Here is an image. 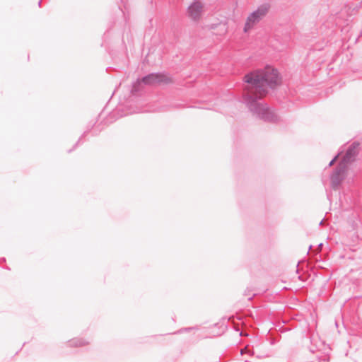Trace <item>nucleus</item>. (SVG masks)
<instances>
[{
    "label": "nucleus",
    "instance_id": "obj_1",
    "mask_svg": "<svg viewBox=\"0 0 362 362\" xmlns=\"http://www.w3.org/2000/svg\"><path fill=\"white\" fill-rule=\"evenodd\" d=\"M247 85L243 93V103L258 119L267 122L279 121L278 115L262 98L267 93V88H274L280 82L277 69L267 66L264 69L257 70L244 76Z\"/></svg>",
    "mask_w": 362,
    "mask_h": 362
},
{
    "label": "nucleus",
    "instance_id": "obj_2",
    "mask_svg": "<svg viewBox=\"0 0 362 362\" xmlns=\"http://www.w3.org/2000/svg\"><path fill=\"white\" fill-rule=\"evenodd\" d=\"M170 82V78L164 74L162 73H151L141 79H138L132 85V93H134L141 90L142 84L148 86H155L160 83H168Z\"/></svg>",
    "mask_w": 362,
    "mask_h": 362
},
{
    "label": "nucleus",
    "instance_id": "obj_3",
    "mask_svg": "<svg viewBox=\"0 0 362 362\" xmlns=\"http://www.w3.org/2000/svg\"><path fill=\"white\" fill-rule=\"evenodd\" d=\"M269 5L264 4L258 6V8L251 13L247 18L244 32L247 33L250 30L254 28L268 13Z\"/></svg>",
    "mask_w": 362,
    "mask_h": 362
},
{
    "label": "nucleus",
    "instance_id": "obj_4",
    "mask_svg": "<svg viewBox=\"0 0 362 362\" xmlns=\"http://www.w3.org/2000/svg\"><path fill=\"white\" fill-rule=\"evenodd\" d=\"M346 166L344 163H339L336 169L330 176L331 186L332 189H336L340 185L346 171Z\"/></svg>",
    "mask_w": 362,
    "mask_h": 362
},
{
    "label": "nucleus",
    "instance_id": "obj_5",
    "mask_svg": "<svg viewBox=\"0 0 362 362\" xmlns=\"http://www.w3.org/2000/svg\"><path fill=\"white\" fill-rule=\"evenodd\" d=\"M202 11L203 4L199 1H194L187 8L189 16L194 21L199 19Z\"/></svg>",
    "mask_w": 362,
    "mask_h": 362
},
{
    "label": "nucleus",
    "instance_id": "obj_6",
    "mask_svg": "<svg viewBox=\"0 0 362 362\" xmlns=\"http://www.w3.org/2000/svg\"><path fill=\"white\" fill-rule=\"evenodd\" d=\"M358 146L359 143L356 141L350 145L340 163L346 165L347 163L353 161L358 153Z\"/></svg>",
    "mask_w": 362,
    "mask_h": 362
},
{
    "label": "nucleus",
    "instance_id": "obj_7",
    "mask_svg": "<svg viewBox=\"0 0 362 362\" xmlns=\"http://www.w3.org/2000/svg\"><path fill=\"white\" fill-rule=\"evenodd\" d=\"M69 343L71 346H82L88 344L87 341L82 339H74L69 341Z\"/></svg>",
    "mask_w": 362,
    "mask_h": 362
},
{
    "label": "nucleus",
    "instance_id": "obj_8",
    "mask_svg": "<svg viewBox=\"0 0 362 362\" xmlns=\"http://www.w3.org/2000/svg\"><path fill=\"white\" fill-rule=\"evenodd\" d=\"M341 152H342V151L339 152V153L337 156H335L334 157V158H333V159L329 162V165H328L329 167H330V166H332V165L334 163V162L336 161V160L337 159V158L339 157V156L340 155V153H341Z\"/></svg>",
    "mask_w": 362,
    "mask_h": 362
},
{
    "label": "nucleus",
    "instance_id": "obj_9",
    "mask_svg": "<svg viewBox=\"0 0 362 362\" xmlns=\"http://www.w3.org/2000/svg\"><path fill=\"white\" fill-rule=\"evenodd\" d=\"M193 329H194V327H188V328L181 329L178 330L176 333H182L184 331L187 332V331L192 330Z\"/></svg>",
    "mask_w": 362,
    "mask_h": 362
},
{
    "label": "nucleus",
    "instance_id": "obj_10",
    "mask_svg": "<svg viewBox=\"0 0 362 362\" xmlns=\"http://www.w3.org/2000/svg\"><path fill=\"white\" fill-rule=\"evenodd\" d=\"M86 132H85L83 133V134L82 135V136L81 138L78 139V141H77V143L76 144V145L74 146V148L81 142V139H82V137L84 136L86 134Z\"/></svg>",
    "mask_w": 362,
    "mask_h": 362
},
{
    "label": "nucleus",
    "instance_id": "obj_11",
    "mask_svg": "<svg viewBox=\"0 0 362 362\" xmlns=\"http://www.w3.org/2000/svg\"><path fill=\"white\" fill-rule=\"evenodd\" d=\"M41 3H42V0H40V1H38V6H39V7H40V6H41Z\"/></svg>",
    "mask_w": 362,
    "mask_h": 362
},
{
    "label": "nucleus",
    "instance_id": "obj_12",
    "mask_svg": "<svg viewBox=\"0 0 362 362\" xmlns=\"http://www.w3.org/2000/svg\"><path fill=\"white\" fill-rule=\"evenodd\" d=\"M323 223H324V219H322V220L320 222V223H319V224H320V226L322 225V224H323Z\"/></svg>",
    "mask_w": 362,
    "mask_h": 362
},
{
    "label": "nucleus",
    "instance_id": "obj_13",
    "mask_svg": "<svg viewBox=\"0 0 362 362\" xmlns=\"http://www.w3.org/2000/svg\"><path fill=\"white\" fill-rule=\"evenodd\" d=\"M73 150H74V148L70 149V150H69V151H68V152H69V153H71Z\"/></svg>",
    "mask_w": 362,
    "mask_h": 362
},
{
    "label": "nucleus",
    "instance_id": "obj_14",
    "mask_svg": "<svg viewBox=\"0 0 362 362\" xmlns=\"http://www.w3.org/2000/svg\"><path fill=\"white\" fill-rule=\"evenodd\" d=\"M319 246H320V247H322V243H321V244H320V245H319Z\"/></svg>",
    "mask_w": 362,
    "mask_h": 362
}]
</instances>
